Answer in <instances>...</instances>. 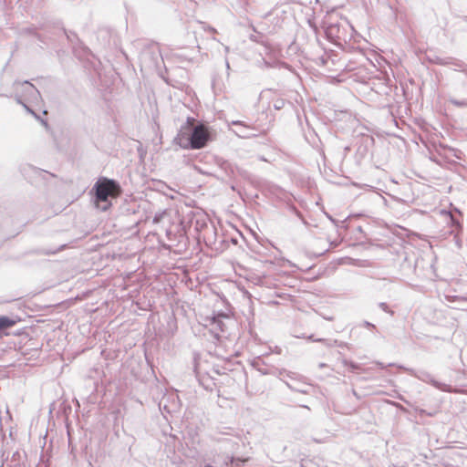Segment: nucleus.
<instances>
[{
  "label": "nucleus",
  "mask_w": 467,
  "mask_h": 467,
  "mask_svg": "<svg viewBox=\"0 0 467 467\" xmlns=\"http://www.w3.org/2000/svg\"><path fill=\"white\" fill-rule=\"evenodd\" d=\"M213 139L212 129L203 122L195 123L193 118H188L175 138L176 143L184 150H201Z\"/></svg>",
  "instance_id": "obj_1"
},
{
  "label": "nucleus",
  "mask_w": 467,
  "mask_h": 467,
  "mask_svg": "<svg viewBox=\"0 0 467 467\" xmlns=\"http://www.w3.org/2000/svg\"><path fill=\"white\" fill-rule=\"evenodd\" d=\"M247 460L244 459V460H241V459H232L231 461V463L234 465V467H236V466H239V463L242 462H245Z\"/></svg>",
  "instance_id": "obj_4"
},
{
  "label": "nucleus",
  "mask_w": 467,
  "mask_h": 467,
  "mask_svg": "<svg viewBox=\"0 0 467 467\" xmlns=\"http://www.w3.org/2000/svg\"><path fill=\"white\" fill-rule=\"evenodd\" d=\"M18 321H20L19 318L14 319L10 318L5 316L0 317V337L3 335V331L14 327Z\"/></svg>",
  "instance_id": "obj_3"
},
{
  "label": "nucleus",
  "mask_w": 467,
  "mask_h": 467,
  "mask_svg": "<svg viewBox=\"0 0 467 467\" xmlns=\"http://www.w3.org/2000/svg\"><path fill=\"white\" fill-rule=\"evenodd\" d=\"M97 202H107L109 198L115 199L121 195L122 189L119 182L114 180L101 177L94 184L92 190Z\"/></svg>",
  "instance_id": "obj_2"
}]
</instances>
